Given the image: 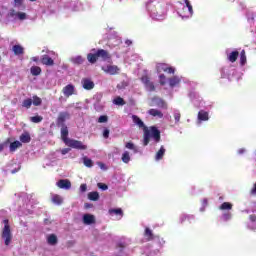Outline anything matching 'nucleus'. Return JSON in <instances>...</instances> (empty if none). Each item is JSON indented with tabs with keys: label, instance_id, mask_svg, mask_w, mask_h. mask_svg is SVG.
Returning <instances> with one entry per match:
<instances>
[{
	"label": "nucleus",
	"instance_id": "f257e3e1",
	"mask_svg": "<svg viewBox=\"0 0 256 256\" xmlns=\"http://www.w3.org/2000/svg\"><path fill=\"white\" fill-rule=\"evenodd\" d=\"M71 119V114L67 111L60 112L56 119L57 127H61V139L63 143L67 147H71V149H77L78 151H87V145L83 144V142L69 138V128L65 125V121Z\"/></svg>",
	"mask_w": 256,
	"mask_h": 256
},
{
	"label": "nucleus",
	"instance_id": "f03ea898",
	"mask_svg": "<svg viewBox=\"0 0 256 256\" xmlns=\"http://www.w3.org/2000/svg\"><path fill=\"white\" fill-rule=\"evenodd\" d=\"M132 121L137 125L140 129H143L144 135H143V145L144 147H147L149 145V141H151V137H153L154 141L156 143H159L161 141V131L157 129L156 126H150L147 127L143 120L139 118L137 115H132Z\"/></svg>",
	"mask_w": 256,
	"mask_h": 256
},
{
	"label": "nucleus",
	"instance_id": "7ed1b4c3",
	"mask_svg": "<svg viewBox=\"0 0 256 256\" xmlns=\"http://www.w3.org/2000/svg\"><path fill=\"white\" fill-rule=\"evenodd\" d=\"M4 227L2 229L1 237L4 239V245H11V241L13 240V234L11 233V226L9 225V219L3 220Z\"/></svg>",
	"mask_w": 256,
	"mask_h": 256
},
{
	"label": "nucleus",
	"instance_id": "20e7f679",
	"mask_svg": "<svg viewBox=\"0 0 256 256\" xmlns=\"http://www.w3.org/2000/svg\"><path fill=\"white\" fill-rule=\"evenodd\" d=\"M150 107H159V109H167V102H165V100L159 97H154L151 100Z\"/></svg>",
	"mask_w": 256,
	"mask_h": 256
},
{
	"label": "nucleus",
	"instance_id": "39448f33",
	"mask_svg": "<svg viewBox=\"0 0 256 256\" xmlns=\"http://www.w3.org/2000/svg\"><path fill=\"white\" fill-rule=\"evenodd\" d=\"M57 187H59V189H65L66 191H69V189H71V180L69 179H60L57 183H56Z\"/></svg>",
	"mask_w": 256,
	"mask_h": 256
},
{
	"label": "nucleus",
	"instance_id": "423d86ee",
	"mask_svg": "<svg viewBox=\"0 0 256 256\" xmlns=\"http://www.w3.org/2000/svg\"><path fill=\"white\" fill-rule=\"evenodd\" d=\"M96 55L98 59H101L102 61H107V59H111V54H109V52L104 49H98L96 51Z\"/></svg>",
	"mask_w": 256,
	"mask_h": 256
},
{
	"label": "nucleus",
	"instance_id": "0eeeda50",
	"mask_svg": "<svg viewBox=\"0 0 256 256\" xmlns=\"http://www.w3.org/2000/svg\"><path fill=\"white\" fill-rule=\"evenodd\" d=\"M105 73L109 75H117L120 71L118 66L115 65H107L105 68H102Z\"/></svg>",
	"mask_w": 256,
	"mask_h": 256
},
{
	"label": "nucleus",
	"instance_id": "6e6552de",
	"mask_svg": "<svg viewBox=\"0 0 256 256\" xmlns=\"http://www.w3.org/2000/svg\"><path fill=\"white\" fill-rule=\"evenodd\" d=\"M82 87L83 89H86V91H91V89L95 88V83L91 79L83 78Z\"/></svg>",
	"mask_w": 256,
	"mask_h": 256
},
{
	"label": "nucleus",
	"instance_id": "1a4fd4ad",
	"mask_svg": "<svg viewBox=\"0 0 256 256\" xmlns=\"http://www.w3.org/2000/svg\"><path fill=\"white\" fill-rule=\"evenodd\" d=\"M63 95L65 97H71L75 93V86L73 84H68L62 89Z\"/></svg>",
	"mask_w": 256,
	"mask_h": 256
},
{
	"label": "nucleus",
	"instance_id": "9d476101",
	"mask_svg": "<svg viewBox=\"0 0 256 256\" xmlns=\"http://www.w3.org/2000/svg\"><path fill=\"white\" fill-rule=\"evenodd\" d=\"M41 63L47 67H53V65H55V61L49 55H43L41 58Z\"/></svg>",
	"mask_w": 256,
	"mask_h": 256
},
{
	"label": "nucleus",
	"instance_id": "9b49d317",
	"mask_svg": "<svg viewBox=\"0 0 256 256\" xmlns=\"http://www.w3.org/2000/svg\"><path fill=\"white\" fill-rule=\"evenodd\" d=\"M83 223L84 225H93V223H95V216L91 214H84Z\"/></svg>",
	"mask_w": 256,
	"mask_h": 256
},
{
	"label": "nucleus",
	"instance_id": "f8f14e48",
	"mask_svg": "<svg viewBox=\"0 0 256 256\" xmlns=\"http://www.w3.org/2000/svg\"><path fill=\"white\" fill-rule=\"evenodd\" d=\"M227 59L228 61H230V63H235V61L239 59V51L237 50L232 51L230 54H228Z\"/></svg>",
	"mask_w": 256,
	"mask_h": 256
},
{
	"label": "nucleus",
	"instance_id": "ddd939ff",
	"mask_svg": "<svg viewBox=\"0 0 256 256\" xmlns=\"http://www.w3.org/2000/svg\"><path fill=\"white\" fill-rule=\"evenodd\" d=\"M148 115H151V117H158V119H163V112L154 108L148 110Z\"/></svg>",
	"mask_w": 256,
	"mask_h": 256
},
{
	"label": "nucleus",
	"instance_id": "4468645a",
	"mask_svg": "<svg viewBox=\"0 0 256 256\" xmlns=\"http://www.w3.org/2000/svg\"><path fill=\"white\" fill-rule=\"evenodd\" d=\"M198 121H209V112L200 110L198 112Z\"/></svg>",
	"mask_w": 256,
	"mask_h": 256
},
{
	"label": "nucleus",
	"instance_id": "2eb2a0df",
	"mask_svg": "<svg viewBox=\"0 0 256 256\" xmlns=\"http://www.w3.org/2000/svg\"><path fill=\"white\" fill-rule=\"evenodd\" d=\"M12 51L14 55H23V53H25V49L21 45H14Z\"/></svg>",
	"mask_w": 256,
	"mask_h": 256
},
{
	"label": "nucleus",
	"instance_id": "dca6fc26",
	"mask_svg": "<svg viewBox=\"0 0 256 256\" xmlns=\"http://www.w3.org/2000/svg\"><path fill=\"white\" fill-rule=\"evenodd\" d=\"M179 83H181V78H179L178 76H173V77L169 78L170 87H177V85H179Z\"/></svg>",
	"mask_w": 256,
	"mask_h": 256
},
{
	"label": "nucleus",
	"instance_id": "f3484780",
	"mask_svg": "<svg viewBox=\"0 0 256 256\" xmlns=\"http://www.w3.org/2000/svg\"><path fill=\"white\" fill-rule=\"evenodd\" d=\"M144 237L146 238V241H153V239H155L153 231L149 228H145Z\"/></svg>",
	"mask_w": 256,
	"mask_h": 256
},
{
	"label": "nucleus",
	"instance_id": "a211bd4d",
	"mask_svg": "<svg viewBox=\"0 0 256 256\" xmlns=\"http://www.w3.org/2000/svg\"><path fill=\"white\" fill-rule=\"evenodd\" d=\"M20 141L21 143H31V135L29 132H24L22 135H20Z\"/></svg>",
	"mask_w": 256,
	"mask_h": 256
},
{
	"label": "nucleus",
	"instance_id": "6ab92c4d",
	"mask_svg": "<svg viewBox=\"0 0 256 256\" xmlns=\"http://www.w3.org/2000/svg\"><path fill=\"white\" fill-rule=\"evenodd\" d=\"M51 201L55 205H62L63 204V198L59 194H54L51 198Z\"/></svg>",
	"mask_w": 256,
	"mask_h": 256
},
{
	"label": "nucleus",
	"instance_id": "aec40b11",
	"mask_svg": "<svg viewBox=\"0 0 256 256\" xmlns=\"http://www.w3.org/2000/svg\"><path fill=\"white\" fill-rule=\"evenodd\" d=\"M165 155V147L161 146L158 152L156 153L155 159L156 161H161Z\"/></svg>",
	"mask_w": 256,
	"mask_h": 256
},
{
	"label": "nucleus",
	"instance_id": "412c9836",
	"mask_svg": "<svg viewBox=\"0 0 256 256\" xmlns=\"http://www.w3.org/2000/svg\"><path fill=\"white\" fill-rule=\"evenodd\" d=\"M247 64V54L245 52V50H242L240 52V65L241 67H244V65Z\"/></svg>",
	"mask_w": 256,
	"mask_h": 256
},
{
	"label": "nucleus",
	"instance_id": "4be33fe9",
	"mask_svg": "<svg viewBox=\"0 0 256 256\" xmlns=\"http://www.w3.org/2000/svg\"><path fill=\"white\" fill-rule=\"evenodd\" d=\"M41 71V67L39 66H32L30 68L31 75H33L34 77L41 75Z\"/></svg>",
	"mask_w": 256,
	"mask_h": 256
},
{
	"label": "nucleus",
	"instance_id": "5701e85b",
	"mask_svg": "<svg viewBox=\"0 0 256 256\" xmlns=\"http://www.w3.org/2000/svg\"><path fill=\"white\" fill-rule=\"evenodd\" d=\"M219 209L221 211H231V209H233V204L229 202H224L220 205Z\"/></svg>",
	"mask_w": 256,
	"mask_h": 256
},
{
	"label": "nucleus",
	"instance_id": "b1692460",
	"mask_svg": "<svg viewBox=\"0 0 256 256\" xmlns=\"http://www.w3.org/2000/svg\"><path fill=\"white\" fill-rule=\"evenodd\" d=\"M109 215H119V217H123V209L116 208V209H109L108 210Z\"/></svg>",
	"mask_w": 256,
	"mask_h": 256
},
{
	"label": "nucleus",
	"instance_id": "393cba45",
	"mask_svg": "<svg viewBox=\"0 0 256 256\" xmlns=\"http://www.w3.org/2000/svg\"><path fill=\"white\" fill-rule=\"evenodd\" d=\"M88 199L90 201H99V192L97 191L89 192Z\"/></svg>",
	"mask_w": 256,
	"mask_h": 256
},
{
	"label": "nucleus",
	"instance_id": "a878e982",
	"mask_svg": "<svg viewBox=\"0 0 256 256\" xmlns=\"http://www.w3.org/2000/svg\"><path fill=\"white\" fill-rule=\"evenodd\" d=\"M97 59H99L98 58V56H97V52L96 53H89V54H87V60L89 61V63H97Z\"/></svg>",
	"mask_w": 256,
	"mask_h": 256
},
{
	"label": "nucleus",
	"instance_id": "bb28decb",
	"mask_svg": "<svg viewBox=\"0 0 256 256\" xmlns=\"http://www.w3.org/2000/svg\"><path fill=\"white\" fill-rule=\"evenodd\" d=\"M57 241H58L57 240V235H55V234H51L47 238V243L49 245H57Z\"/></svg>",
	"mask_w": 256,
	"mask_h": 256
},
{
	"label": "nucleus",
	"instance_id": "cd10ccee",
	"mask_svg": "<svg viewBox=\"0 0 256 256\" xmlns=\"http://www.w3.org/2000/svg\"><path fill=\"white\" fill-rule=\"evenodd\" d=\"M168 65L166 63H158L156 65V71L157 73H162V71H167Z\"/></svg>",
	"mask_w": 256,
	"mask_h": 256
},
{
	"label": "nucleus",
	"instance_id": "c85d7f7f",
	"mask_svg": "<svg viewBox=\"0 0 256 256\" xmlns=\"http://www.w3.org/2000/svg\"><path fill=\"white\" fill-rule=\"evenodd\" d=\"M31 105H33V100L31 98H27L22 102V107H25V109H31Z\"/></svg>",
	"mask_w": 256,
	"mask_h": 256
},
{
	"label": "nucleus",
	"instance_id": "c756f323",
	"mask_svg": "<svg viewBox=\"0 0 256 256\" xmlns=\"http://www.w3.org/2000/svg\"><path fill=\"white\" fill-rule=\"evenodd\" d=\"M22 144L19 141H14L10 144V151L14 152L17 151V149H19V147H21Z\"/></svg>",
	"mask_w": 256,
	"mask_h": 256
},
{
	"label": "nucleus",
	"instance_id": "7c9ffc66",
	"mask_svg": "<svg viewBox=\"0 0 256 256\" xmlns=\"http://www.w3.org/2000/svg\"><path fill=\"white\" fill-rule=\"evenodd\" d=\"M84 61H85V59H83V57H81V56L72 58V63H74V65H83Z\"/></svg>",
	"mask_w": 256,
	"mask_h": 256
},
{
	"label": "nucleus",
	"instance_id": "2f4dec72",
	"mask_svg": "<svg viewBox=\"0 0 256 256\" xmlns=\"http://www.w3.org/2000/svg\"><path fill=\"white\" fill-rule=\"evenodd\" d=\"M113 103L114 105H120V106H123L125 105V100L121 97V96H118L116 97L114 100H113Z\"/></svg>",
	"mask_w": 256,
	"mask_h": 256
},
{
	"label": "nucleus",
	"instance_id": "473e14b6",
	"mask_svg": "<svg viewBox=\"0 0 256 256\" xmlns=\"http://www.w3.org/2000/svg\"><path fill=\"white\" fill-rule=\"evenodd\" d=\"M129 161H131V156L129 155V151H125L122 154V162L127 164Z\"/></svg>",
	"mask_w": 256,
	"mask_h": 256
},
{
	"label": "nucleus",
	"instance_id": "72a5a7b5",
	"mask_svg": "<svg viewBox=\"0 0 256 256\" xmlns=\"http://www.w3.org/2000/svg\"><path fill=\"white\" fill-rule=\"evenodd\" d=\"M83 163L85 165V167H93V160H91V158H87V156L83 157Z\"/></svg>",
	"mask_w": 256,
	"mask_h": 256
},
{
	"label": "nucleus",
	"instance_id": "f704fd0d",
	"mask_svg": "<svg viewBox=\"0 0 256 256\" xmlns=\"http://www.w3.org/2000/svg\"><path fill=\"white\" fill-rule=\"evenodd\" d=\"M32 103L35 107H39V105H41V103H43V100H41V98L39 96H33Z\"/></svg>",
	"mask_w": 256,
	"mask_h": 256
},
{
	"label": "nucleus",
	"instance_id": "c9c22d12",
	"mask_svg": "<svg viewBox=\"0 0 256 256\" xmlns=\"http://www.w3.org/2000/svg\"><path fill=\"white\" fill-rule=\"evenodd\" d=\"M30 121L32 123H41V121H43V118H42V116H39V115L32 116V117H30Z\"/></svg>",
	"mask_w": 256,
	"mask_h": 256
},
{
	"label": "nucleus",
	"instance_id": "e433bc0d",
	"mask_svg": "<svg viewBox=\"0 0 256 256\" xmlns=\"http://www.w3.org/2000/svg\"><path fill=\"white\" fill-rule=\"evenodd\" d=\"M126 149H130L132 151H135V153H137V147H135V144H133V142H128L125 145Z\"/></svg>",
	"mask_w": 256,
	"mask_h": 256
},
{
	"label": "nucleus",
	"instance_id": "4c0bfd02",
	"mask_svg": "<svg viewBox=\"0 0 256 256\" xmlns=\"http://www.w3.org/2000/svg\"><path fill=\"white\" fill-rule=\"evenodd\" d=\"M191 219L192 217L189 215H182L180 217V223H185V221H188L189 223H191Z\"/></svg>",
	"mask_w": 256,
	"mask_h": 256
},
{
	"label": "nucleus",
	"instance_id": "58836bf2",
	"mask_svg": "<svg viewBox=\"0 0 256 256\" xmlns=\"http://www.w3.org/2000/svg\"><path fill=\"white\" fill-rule=\"evenodd\" d=\"M109 121V117L107 115H101L98 118V123H107Z\"/></svg>",
	"mask_w": 256,
	"mask_h": 256
},
{
	"label": "nucleus",
	"instance_id": "ea45409f",
	"mask_svg": "<svg viewBox=\"0 0 256 256\" xmlns=\"http://www.w3.org/2000/svg\"><path fill=\"white\" fill-rule=\"evenodd\" d=\"M186 7L190 13V15H193V6L191 5V2L189 0H185Z\"/></svg>",
	"mask_w": 256,
	"mask_h": 256
},
{
	"label": "nucleus",
	"instance_id": "a19ab883",
	"mask_svg": "<svg viewBox=\"0 0 256 256\" xmlns=\"http://www.w3.org/2000/svg\"><path fill=\"white\" fill-rule=\"evenodd\" d=\"M160 79V85H166L167 84V77L165 76V74H161L159 76Z\"/></svg>",
	"mask_w": 256,
	"mask_h": 256
},
{
	"label": "nucleus",
	"instance_id": "79ce46f5",
	"mask_svg": "<svg viewBox=\"0 0 256 256\" xmlns=\"http://www.w3.org/2000/svg\"><path fill=\"white\" fill-rule=\"evenodd\" d=\"M141 81L146 86L147 84H149L151 82V79L149 78V76L145 75V76H142Z\"/></svg>",
	"mask_w": 256,
	"mask_h": 256
},
{
	"label": "nucleus",
	"instance_id": "37998d69",
	"mask_svg": "<svg viewBox=\"0 0 256 256\" xmlns=\"http://www.w3.org/2000/svg\"><path fill=\"white\" fill-rule=\"evenodd\" d=\"M17 17H18V19H20V21H23V20L27 19V14H25L24 12H18Z\"/></svg>",
	"mask_w": 256,
	"mask_h": 256
},
{
	"label": "nucleus",
	"instance_id": "c03bdc74",
	"mask_svg": "<svg viewBox=\"0 0 256 256\" xmlns=\"http://www.w3.org/2000/svg\"><path fill=\"white\" fill-rule=\"evenodd\" d=\"M97 186L99 189H102V191H107L109 189V186H107V184L98 183Z\"/></svg>",
	"mask_w": 256,
	"mask_h": 256
},
{
	"label": "nucleus",
	"instance_id": "a18cd8bd",
	"mask_svg": "<svg viewBox=\"0 0 256 256\" xmlns=\"http://www.w3.org/2000/svg\"><path fill=\"white\" fill-rule=\"evenodd\" d=\"M174 119L176 123H179V121H181V113L179 111L174 113Z\"/></svg>",
	"mask_w": 256,
	"mask_h": 256
},
{
	"label": "nucleus",
	"instance_id": "49530a36",
	"mask_svg": "<svg viewBox=\"0 0 256 256\" xmlns=\"http://www.w3.org/2000/svg\"><path fill=\"white\" fill-rule=\"evenodd\" d=\"M164 73H169V75H173V73H175V68L173 67H166V70Z\"/></svg>",
	"mask_w": 256,
	"mask_h": 256
},
{
	"label": "nucleus",
	"instance_id": "de8ad7c7",
	"mask_svg": "<svg viewBox=\"0 0 256 256\" xmlns=\"http://www.w3.org/2000/svg\"><path fill=\"white\" fill-rule=\"evenodd\" d=\"M145 87H147L148 91H155V84L153 82H150Z\"/></svg>",
	"mask_w": 256,
	"mask_h": 256
},
{
	"label": "nucleus",
	"instance_id": "09e8293b",
	"mask_svg": "<svg viewBox=\"0 0 256 256\" xmlns=\"http://www.w3.org/2000/svg\"><path fill=\"white\" fill-rule=\"evenodd\" d=\"M109 133H110L109 128H105L104 131H103L104 139H109Z\"/></svg>",
	"mask_w": 256,
	"mask_h": 256
},
{
	"label": "nucleus",
	"instance_id": "8fccbe9b",
	"mask_svg": "<svg viewBox=\"0 0 256 256\" xmlns=\"http://www.w3.org/2000/svg\"><path fill=\"white\" fill-rule=\"evenodd\" d=\"M80 191H81V193H85V191H87V184H81Z\"/></svg>",
	"mask_w": 256,
	"mask_h": 256
},
{
	"label": "nucleus",
	"instance_id": "3c124183",
	"mask_svg": "<svg viewBox=\"0 0 256 256\" xmlns=\"http://www.w3.org/2000/svg\"><path fill=\"white\" fill-rule=\"evenodd\" d=\"M16 7H21L23 5V0H14Z\"/></svg>",
	"mask_w": 256,
	"mask_h": 256
},
{
	"label": "nucleus",
	"instance_id": "603ef678",
	"mask_svg": "<svg viewBox=\"0 0 256 256\" xmlns=\"http://www.w3.org/2000/svg\"><path fill=\"white\" fill-rule=\"evenodd\" d=\"M223 219H224V221H229V219H231V214L225 213V214L223 215Z\"/></svg>",
	"mask_w": 256,
	"mask_h": 256
},
{
	"label": "nucleus",
	"instance_id": "864d4df0",
	"mask_svg": "<svg viewBox=\"0 0 256 256\" xmlns=\"http://www.w3.org/2000/svg\"><path fill=\"white\" fill-rule=\"evenodd\" d=\"M69 151H71V148H63V149L61 150V153H62L63 155H67V153H69Z\"/></svg>",
	"mask_w": 256,
	"mask_h": 256
},
{
	"label": "nucleus",
	"instance_id": "5fc2aeb1",
	"mask_svg": "<svg viewBox=\"0 0 256 256\" xmlns=\"http://www.w3.org/2000/svg\"><path fill=\"white\" fill-rule=\"evenodd\" d=\"M249 219H250V221H251L252 223H255V221H256V215H255V214L250 215V216H249Z\"/></svg>",
	"mask_w": 256,
	"mask_h": 256
},
{
	"label": "nucleus",
	"instance_id": "6e6d98bb",
	"mask_svg": "<svg viewBox=\"0 0 256 256\" xmlns=\"http://www.w3.org/2000/svg\"><path fill=\"white\" fill-rule=\"evenodd\" d=\"M31 61H34V63H38L39 62V57L34 56L31 58Z\"/></svg>",
	"mask_w": 256,
	"mask_h": 256
},
{
	"label": "nucleus",
	"instance_id": "4d7b16f0",
	"mask_svg": "<svg viewBox=\"0 0 256 256\" xmlns=\"http://www.w3.org/2000/svg\"><path fill=\"white\" fill-rule=\"evenodd\" d=\"M238 153H239V155H243V153H245V149L244 148L239 149Z\"/></svg>",
	"mask_w": 256,
	"mask_h": 256
},
{
	"label": "nucleus",
	"instance_id": "13d9d810",
	"mask_svg": "<svg viewBox=\"0 0 256 256\" xmlns=\"http://www.w3.org/2000/svg\"><path fill=\"white\" fill-rule=\"evenodd\" d=\"M125 44L129 47V45H132L133 42H132L131 40H126V41H125Z\"/></svg>",
	"mask_w": 256,
	"mask_h": 256
},
{
	"label": "nucleus",
	"instance_id": "bf43d9fd",
	"mask_svg": "<svg viewBox=\"0 0 256 256\" xmlns=\"http://www.w3.org/2000/svg\"><path fill=\"white\" fill-rule=\"evenodd\" d=\"M3 149H5V145L0 144V153H1V151H3Z\"/></svg>",
	"mask_w": 256,
	"mask_h": 256
},
{
	"label": "nucleus",
	"instance_id": "052dcab7",
	"mask_svg": "<svg viewBox=\"0 0 256 256\" xmlns=\"http://www.w3.org/2000/svg\"><path fill=\"white\" fill-rule=\"evenodd\" d=\"M44 223H45L46 225H48V224H49V219H45V220H44Z\"/></svg>",
	"mask_w": 256,
	"mask_h": 256
},
{
	"label": "nucleus",
	"instance_id": "680f3d73",
	"mask_svg": "<svg viewBox=\"0 0 256 256\" xmlns=\"http://www.w3.org/2000/svg\"><path fill=\"white\" fill-rule=\"evenodd\" d=\"M86 209H89L91 207V204H85Z\"/></svg>",
	"mask_w": 256,
	"mask_h": 256
},
{
	"label": "nucleus",
	"instance_id": "e2e57ef3",
	"mask_svg": "<svg viewBox=\"0 0 256 256\" xmlns=\"http://www.w3.org/2000/svg\"><path fill=\"white\" fill-rule=\"evenodd\" d=\"M12 173H17V170H12Z\"/></svg>",
	"mask_w": 256,
	"mask_h": 256
},
{
	"label": "nucleus",
	"instance_id": "0e129e2a",
	"mask_svg": "<svg viewBox=\"0 0 256 256\" xmlns=\"http://www.w3.org/2000/svg\"><path fill=\"white\" fill-rule=\"evenodd\" d=\"M30 1H37V0H30Z\"/></svg>",
	"mask_w": 256,
	"mask_h": 256
},
{
	"label": "nucleus",
	"instance_id": "69168bd1",
	"mask_svg": "<svg viewBox=\"0 0 256 256\" xmlns=\"http://www.w3.org/2000/svg\"><path fill=\"white\" fill-rule=\"evenodd\" d=\"M0 61H1V56H0Z\"/></svg>",
	"mask_w": 256,
	"mask_h": 256
}]
</instances>
